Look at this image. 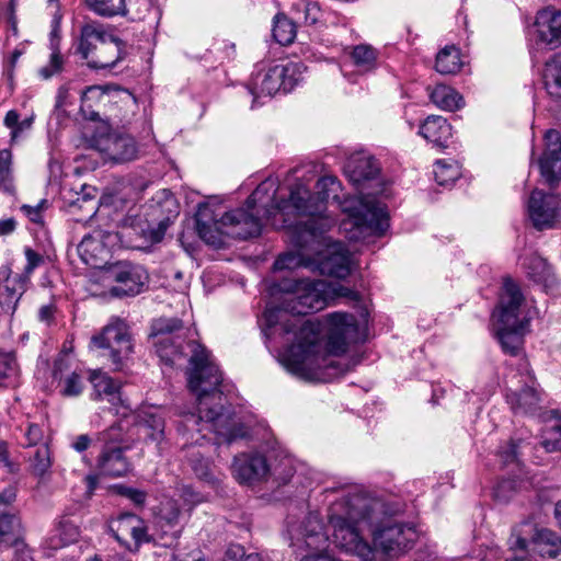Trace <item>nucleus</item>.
Returning <instances> with one entry per match:
<instances>
[{"mask_svg": "<svg viewBox=\"0 0 561 561\" xmlns=\"http://www.w3.org/2000/svg\"><path fill=\"white\" fill-rule=\"evenodd\" d=\"M313 255L308 256L302 252H287L275 260L273 267L275 271L295 270L298 267H306L313 271Z\"/></svg>", "mask_w": 561, "mask_h": 561, "instance_id": "nucleus-36", "label": "nucleus"}, {"mask_svg": "<svg viewBox=\"0 0 561 561\" xmlns=\"http://www.w3.org/2000/svg\"><path fill=\"white\" fill-rule=\"evenodd\" d=\"M15 371V360L8 354L0 351V388L7 386L8 379Z\"/></svg>", "mask_w": 561, "mask_h": 561, "instance_id": "nucleus-50", "label": "nucleus"}, {"mask_svg": "<svg viewBox=\"0 0 561 561\" xmlns=\"http://www.w3.org/2000/svg\"><path fill=\"white\" fill-rule=\"evenodd\" d=\"M25 437L28 446H35L43 440L44 431L39 425L30 423L25 432Z\"/></svg>", "mask_w": 561, "mask_h": 561, "instance_id": "nucleus-52", "label": "nucleus"}, {"mask_svg": "<svg viewBox=\"0 0 561 561\" xmlns=\"http://www.w3.org/2000/svg\"><path fill=\"white\" fill-rule=\"evenodd\" d=\"M528 213L536 229L553 228L560 216V198L558 195L534 190L528 201Z\"/></svg>", "mask_w": 561, "mask_h": 561, "instance_id": "nucleus-16", "label": "nucleus"}, {"mask_svg": "<svg viewBox=\"0 0 561 561\" xmlns=\"http://www.w3.org/2000/svg\"><path fill=\"white\" fill-rule=\"evenodd\" d=\"M541 445L548 453L561 450V440H559V439H556V440L545 439V440H542Z\"/></svg>", "mask_w": 561, "mask_h": 561, "instance_id": "nucleus-64", "label": "nucleus"}, {"mask_svg": "<svg viewBox=\"0 0 561 561\" xmlns=\"http://www.w3.org/2000/svg\"><path fill=\"white\" fill-rule=\"evenodd\" d=\"M324 279H289L280 284L284 294L279 308H268L264 318L270 329L279 324L283 335H293L291 344L282 355V363L288 371L302 379H320L322 370H332L335 377L350 371L357 362L345 363L332 359L330 355H341L351 343L359 340L356 318L346 312H332L327 316L328 355H320L319 324L299 316L317 312L327 307ZM286 341H290L287 339Z\"/></svg>", "mask_w": 561, "mask_h": 561, "instance_id": "nucleus-1", "label": "nucleus"}, {"mask_svg": "<svg viewBox=\"0 0 561 561\" xmlns=\"http://www.w3.org/2000/svg\"><path fill=\"white\" fill-rule=\"evenodd\" d=\"M180 516L181 510L176 501L170 499L161 503L160 518L169 526L178 525Z\"/></svg>", "mask_w": 561, "mask_h": 561, "instance_id": "nucleus-47", "label": "nucleus"}, {"mask_svg": "<svg viewBox=\"0 0 561 561\" xmlns=\"http://www.w3.org/2000/svg\"><path fill=\"white\" fill-rule=\"evenodd\" d=\"M108 277L116 283L111 288V294L116 297L138 295L149 279L147 271L141 265L126 261L112 265L108 268Z\"/></svg>", "mask_w": 561, "mask_h": 561, "instance_id": "nucleus-13", "label": "nucleus"}, {"mask_svg": "<svg viewBox=\"0 0 561 561\" xmlns=\"http://www.w3.org/2000/svg\"><path fill=\"white\" fill-rule=\"evenodd\" d=\"M183 322L179 318L161 317L151 324V334L156 353L167 364H174L181 358Z\"/></svg>", "mask_w": 561, "mask_h": 561, "instance_id": "nucleus-11", "label": "nucleus"}, {"mask_svg": "<svg viewBox=\"0 0 561 561\" xmlns=\"http://www.w3.org/2000/svg\"><path fill=\"white\" fill-rule=\"evenodd\" d=\"M98 439L104 443L96 459V467L100 472L113 478L128 474L133 466L124 455L126 448L121 445L122 428L116 425L111 426L100 433Z\"/></svg>", "mask_w": 561, "mask_h": 561, "instance_id": "nucleus-9", "label": "nucleus"}, {"mask_svg": "<svg viewBox=\"0 0 561 561\" xmlns=\"http://www.w3.org/2000/svg\"><path fill=\"white\" fill-rule=\"evenodd\" d=\"M12 152L9 149L0 150V181L9 182L12 179L11 172Z\"/></svg>", "mask_w": 561, "mask_h": 561, "instance_id": "nucleus-51", "label": "nucleus"}, {"mask_svg": "<svg viewBox=\"0 0 561 561\" xmlns=\"http://www.w3.org/2000/svg\"><path fill=\"white\" fill-rule=\"evenodd\" d=\"M89 380L93 387L91 394L95 401L106 400L116 414L126 415L127 411L130 410L125 401L122 399L121 383L115 381L106 373L102 370H92L89 376Z\"/></svg>", "mask_w": 561, "mask_h": 561, "instance_id": "nucleus-19", "label": "nucleus"}, {"mask_svg": "<svg viewBox=\"0 0 561 561\" xmlns=\"http://www.w3.org/2000/svg\"><path fill=\"white\" fill-rule=\"evenodd\" d=\"M325 299L327 305L329 301L337 299V298H345L350 301H359L360 295L358 291L346 287L340 283L336 282H327L325 280Z\"/></svg>", "mask_w": 561, "mask_h": 561, "instance_id": "nucleus-42", "label": "nucleus"}, {"mask_svg": "<svg viewBox=\"0 0 561 561\" xmlns=\"http://www.w3.org/2000/svg\"><path fill=\"white\" fill-rule=\"evenodd\" d=\"M187 461L194 473L201 479H207L210 473V462L194 447L187 449Z\"/></svg>", "mask_w": 561, "mask_h": 561, "instance_id": "nucleus-43", "label": "nucleus"}, {"mask_svg": "<svg viewBox=\"0 0 561 561\" xmlns=\"http://www.w3.org/2000/svg\"><path fill=\"white\" fill-rule=\"evenodd\" d=\"M524 301L519 286L511 278L503 279L500 296L496 336L504 352L516 355L523 344L526 322L519 318V308Z\"/></svg>", "mask_w": 561, "mask_h": 561, "instance_id": "nucleus-6", "label": "nucleus"}, {"mask_svg": "<svg viewBox=\"0 0 561 561\" xmlns=\"http://www.w3.org/2000/svg\"><path fill=\"white\" fill-rule=\"evenodd\" d=\"M380 172L378 161L371 156H352L344 165V173L355 185L375 179Z\"/></svg>", "mask_w": 561, "mask_h": 561, "instance_id": "nucleus-28", "label": "nucleus"}, {"mask_svg": "<svg viewBox=\"0 0 561 561\" xmlns=\"http://www.w3.org/2000/svg\"><path fill=\"white\" fill-rule=\"evenodd\" d=\"M64 68V58L59 51L57 44L51 43V54L49 61L46 66L39 69V76L43 79H49L55 75H58L62 71Z\"/></svg>", "mask_w": 561, "mask_h": 561, "instance_id": "nucleus-44", "label": "nucleus"}, {"mask_svg": "<svg viewBox=\"0 0 561 561\" xmlns=\"http://www.w3.org/2000/svg\"><path fill=\"white\" fill-rule=\"evenodd\" d=\"M136 426L138 434L160 448L164 440V417L162 411L154 407L141 409L137 414Z\"/></svg>", "mask_w": 561, "mask_h": 561, "instance_id": "nucleus-24", "label": "nucleus"}, {"mask_svg": "<svg viewBox=\"0 0 561 561\" xmlns=\"http://www.w3.org/2000/svg\"><path fill=\"white\" fill-rule=\"evenodd\" d=\"M108 529L129 550H138L141 543L149 541L145 520L134 513H123L111 519Z\"/></svg>", "mask_w": 561, "mask_h": 561, "instance_id": "nucleus-14", "label": "nucleus"}, {"mask_svg": "<svg viewBox=\"0 0 561 561\" xmlns=\"http://www.w3.org/2000/svg\"><path fill=\"white\" fill-rule=\"evenodd\" d=\"M500 457L504 463L513 462L517 458V445L511 442L506 450L500 451Z\"/></svg>", "mask_w": 561, "mask_h": 561, "instance_id": "nucleus-59", "label": "nucleus"}, {"mask_svg": "<svg viewBox=\"0 0 561 561\" xmlns=\"http://www.w3.org/2000/svg\"><path fill=\"white\" fill-rule=\"evenodd\" d=\"M434 176L438 185L448 186L459 179L460 169L453 161L438 160L434 167Z\"/></svg>", "mask_w": 561, "mask_h": 561, "instance_id": "nucleus-40", "label": "nucleus"}, {"mask_svg": "<svg viewBox=\"0 0 561 561\" xmlns=\"http://www.w3.org/2000/svg\"><path fill=\"white\" fill-rule=\"evenodd\" d=\"M415 530L402 524L383 525L373 533L374 543L388 557H397L411 547Z\"/></svg>", "mask_w": 561, "mask_h": 561, "instance_id": "nucleus-15", "label": "nucleus"}, {"mask_svg": "<svg viewBox=\"0 0 561 561\" xmlns=\"http://www.w3.org/2000/svg\"><path fill=\"white\" fill-rule=\"evenodd\" d=\"M115 490L119 495L130 500L137 506H142L147 500V492L140 489L117 484Z\"/></svg>", "mask_w": 561, "mask_h": 561, "instance_id": "nucleus-49", "label": "nucleus"}, {"mask_svg": "<svg viewBox=\"0 0 561 561\" xmlns=\"http://www.w3.org/2000/svg\"><path fill=\"white\" fill-rule=\"evenodd\" d=\"M83 389V377L77 371H72L64 379L60 393L64 397H78L82 393Z\"/></svg>", "mask_w": 561, "mask_h": 561, "instance_id": "nucleus-45", "label": "nucleus"}, {"mask_svg": "<svg viewBox=\"0 0 561 561\" xmlns=\"http://www.w3.org/2000/svg\"><path fill=\"white\" fill-rule=\"evenodd\" d=\"M50 468V454L46 445L39 446L32 460V469L34 474L42 477Z\"/></svg>", "mask_w": 561, "mask_h": 561, "instance_id": "nucleus-46", "label": "nucleus"}, {"mask_svg": "<svg viewBox=\"0 0 561 561\" xmlns=\"http://www.w3.org/2000/svg\"><path fill=\"white\" fill-rule=\"evenodd\" d=\"M512 549L515 551L516 558H522L518 552L524 553L527 549V540L522 537H515L512 541Z\"/></svg>", "mask_w": 561, "mask_h": 561, "instance_id": "nucleus-61", "label": "nucleus"}, {"mask_svg": "<svg viewBox=\"0 0 561 561\" xmlns=\"http://www.w3.org/2000/svg\"><path fill=\"white\" fill-rule=\"evenodd\" d=\"M16 497V488L9 485L0 492V505H9L14 502Z\"/></svg>", "mask_w": 561, "mask_h": 561, "instance_id": "nucleus-58", "label": "nucleus"}, {"mask_svg": "<svg viewBox=\"0 0 561 561\" xmlns=\"http://www.w3.org/2000/svg\"><path fill=\"white\" fill-rule=\"evenodd\" d=\"M0 279L4 283L2 288L0 287V306L5 312L13 314L22 296L27 290L30 282L20 274L12 276L9 265L0 267Z\"/></svg>", "mask_w": 561, "mask_h": 561, "instance_id": "nucleus-22", "label": "nucleus"}, {"mask_svg": "<svg viewBox=\"0 0 561 561\" xmlns=\"http://www.w3.org/2000/svg\"><path fill=\"white\" fill-rule=\"evenodd\" d=\"M520 369L526 373V386L519 391H511L506 394V401L515 414H526L531 412L539 402V396L535 389V377L528 369L527 360H523Z\"/></svg>", "mask_w": 561, "mask_h": 561, "instance_id": "nucleus-25", "label": "nucleus"}, {"mask_svg": "<svg viewBox=\"0 0 561 561\" xmlns=\"http://www.w3.org/2000/svg\"><path fill=\"white\" fill-rule=\"evenodd\" d=\"M302 65L289 62L288 65H276L265 72L257 73L253 79V88L250 93L254 101L261 95L273 96L278 91L290 92L299 82Z\"/></svg>", "mask_w": 561, "mask_h": 561, "instance_id": "nucleus-10", "label": "nucleus"}, {"mask_svg": "<svg viewBox=\"0 0 561 561\" xmlns=\"http://www.w3.org/2000/svg\"><path fill=\"white\" fill-rule=\"evenodd\" d=\"M419 134L439 148H446L451 137V126L439 115L428 116L420 126Z\"/></svg>", "mask_w": 561, "mask_h": 561, "instance_id": "nucleus-30", "label": "nucleus"}, {"mask_svg": "<svg viewBox=\"0 0 561 561\" xmlns=\"http://www.w3.org/2000/svg\"><path fill=\"white\" fill-rule=\"evenodd\" d=\"M24 254L26 257V265L20 275L31 283V276L34 270L44 263V257L32 248H25Z\"/></svg>", "mask_w": 561, "mask_h": 561, "instance_id": "nucleus-48", "label": "nucleus"}, {"mask_svg": "<svg viewBox=\"0 0 561 561\" xmlns=\"http://www.w3.org/2000/svg\"><path fill=\"white\" fill-rule=\"evenodd\" d=\"M537 42L554 49L561 45V10L548 5L535 19Z\"/></svg>", "mask_w": 561, "mask_h": 561, "instance_id": "nucleus-21", "label": "nucleus"}, {"mask_svg": "<svg viewBox=\"0 0 561 561\" xmlns=\"http://www.w3.org/2000/svg\"><path fill=\"white\" fill-rule=\"evenodd\" d=\"M20 115L16 111H9L4 117V125L9 128L15 129L19 124Z\"/></svg>", "mask_w": 561, "mask_h": 561, "instance_id": "nucleus-62", "label": "nucleus"}, {"mask_svg": "<svg viewBox=\"0 0 561 561\" xmlns=\"http://www.w3.org/2000/svg\"><path fill=\"white\" fill-rule=\"evenodd\" d=\"M462 65L460 50L455 45H447L440 49L435 60V69L442 75H455Z\"/></svg>", "mask_w": 561, "mask_h": 561, "instance_id": "nucleus-32", "label": "nucleus"}, {"mask_svg": "<svg viewBox=\"0 0 561 561\" xmlns=\"http://www.w3.org/2000/svg\"><path fill=\"white\" fill-rule=\"evenodd\" d=\"M169 226H170V219L169 218H167L164 220H161L156 228H152V229L148 230L149 240L152 243L160 242L163 239V237L165 234V231H167Z\"/></svg>", "mask_w": 561, "mask_h": 561, "instance_id": "nucleus-53", "label": "nucleus"}, {"mask_svg": "<svg viewBox=\"0 0 561 561\" xmlns=\"http://www.w3.org/2000/svg\"><path fill=\"white\" fill-rule=\"evenodd\" d=\"M125 43L113 33L85 60L91 69L113 68L125 56Z\"/></svg>", "mask_w": 561, "mask_h": 561, "instance_id": "nucleus-23", "label": "nucleus"}, {"mask_svg": "<svg viewBox=\"0 0 561 561\" xmlns=\"http://www.w3.org/2000/svg\"><path fill=\"white\" fill-rule=\"evenodd\" d=\"M273 36L280 45H289L296 37L295 23L284 15H277L273 26Z\"/></svg>", "mask_w": 561, "mask_h": 561, "instance_id": "nucleus-39", "label": "nucleus"}, {"mask_svg": "<svg viewBox=\"0 0 561 561\" xmlns=\"http://www.w3.org/2000/svg\"><path fill=\"white\" fill-rule=\"evenodd\" d=\"M525 272L531 280L543 287H550L554 284V276L551 266L540 255L533 253L523 259L522 262Z\"/></svg>", "mask_w": 561, "mask_h": 561, "instance_id": "nucleus-31", "label": "nucleus"}, {"mask_svg": "<svg viewBox=\"0 0 561 561\" xmlns=\"http://www.w3.org/2000/svg\"><path fill=\"white\" fill-rule=\"evenodd\" d=\"M546 87L550 94L561 98V66L552 73V81L546 82Z\"/></svg>", "mask_w": 561, "mask_h": 561, "instance_id": "nucleus-55", "label": "nucleus"}, {"mask_svg": "<svg viewBox=\"0 0 561 561\" xmlns=\"http://www.w3.org/2000/svg\"><path fill=\"white\" fill-rule=\"evenodd\" d=\"M0 467L5 468L10 473L16 470L15 465L10 460L8 444L2 439H0Z\"/></svg>", "mask_w": 561, "mask_h": 561, "instance_id": "nucleus-54", "label": "nucleus"}, {"mask_svg": "<svg viewBox=\"0 0 561 561\" xmlns=\"http://www.w3.org/2000/svg\"><path fill=\"white\" fill-rule=\"evenodd\" d=\"M534 546L540 556L553 559L561 552V537L554 531L543 528L536 533Z\"/></svg>", "mask_w": 561, "mask_h": 561, "instance_id": "nucleus-33", "label": "nucleus"}, {"mask_svg": "<svg viewBox=\"0 0 561 561\" xmlns=\"http://www.w3.org/2000/svg\"><path fill=\"white\" fill-rule=\"evenodd\" d=\"M319 8L316 3H308L306 5V21L314 24L318 21Z\"/></svg>", "mask_w": 561, "mask_h": 561, "instance_id": "nucleus-60", "label": "nucleus"}, {"mask_svg": "<svg viewBox=\"0 0 561 561\" xmlns=\"http://www.w3.org/2000/svg\"><path fill=\"white\" fill-rule=\"evenodd\" d=\"M88 8L100 16L111 18L126 14L125 0H85Z\"/></svg>", "mask_w": 561, "mask_h": 561, "instance_id": "nucleus-38", "label": "nucleus"}, {"mask_svg": "<svg viewBox=\"0 0 561 561\" xmlns=\"http://www.w3.org/2000/svg\"><path fill=\"white\" fill-rule=\"evenodd\" d=\"M69 94V88L67 85H61L58 89L57 96H56V106L62 107L67 104V98Z\"/></svg>", "mask_w": 561, "mask_h": 561, "instance_id": "nucleus-63", "label": "nucleus"}, {"mask_svg": "<svg viewBox=\"0 0 561 561\" xmlns=\"http://www.w3.org/2000/svg\"><path fill=\"white\" fill-rule=\"evenodd\" d=\"M348 225L356 227L360 232L367 231L371 234L381 236L389 227L387 208L374 198L363 197L359 202V208L350 220L343 224L345 229Z\"/></svg>", "mask_w": 561, "mask_h": 561, "instance_id": "nucleus-12", "label": "nucleus"}, {"mask_svg": "<svg viewBox=\"0 0 561 561\" xmlns=\"http://www.w3.org/2000/svg\"><path fill=\"white\" fill-rule=\"evenodd\" d=\"M56 307L53 304L44 305L38 310L41 322L50 325L55 321Z\"/></svg>", "mask_w": 561, "mask_h": 561, "instance_id": "nucleus-56", "label": "nucleus"}, {"mask_svg": "<svg viewBox=\"0 0 561 561\" xmlns=\"http://www.w3.org/2000/svg\"><path fill=\"white\" fill-rule=\"evenodd\" d=\"M268 470L264 456L260 454H242L236 456L232 462V472L241 483H250L263 478Z\"/></svg>", "mask_w": 561, "mask_h": 561, "instance_id": "nucleus-26", "label": "nucleus"}, {"mask_svg": "<svg viewBox=\"0 0 561 561\" xmlns=\"http://www.w3.org/2000/svg\"><path fill=\"white\" fill-rule=\"evenodd\" d=\"M357 495H345L334 502L328 514L332 528L333 545L348 554L358 557L362 561H373L376 550L363 537L365 513Z\"/></svg>", "mask_w": 561, "mask_h": 561, "instance_id": "nucleus-5", "label": "nucleus"}, {"mask_svg": "<svg viewBox=\"0 0 561 561\" xmlns=\"http://www.w3.org/2000/svg\"><path fill=\"white\" fill-rule=\"evenodd\" d=\"M545 151L539 159L541 176L554 186L561 181V134L549 129L545 134Z\"/></svg>", "mask_w": 561, "mask_h": 561, "instance_id": "nucleus-18", "label": "nucleus"}, {"mask_svg": "<svg viewBox=\"0 0 561 561\" xmlns=\"http://www.w3.org/2000/svg\"><path fill=\"white\" fill-rule=\"evenodd\" d=\"M340 187V181L333 175H325L318 180L316 194H311L302 183L291 186L289 204L293 206V211L306 217L294 227L299 229V241L305 242L308 238L321 237L334 226V219L325 214L327 201L330 197L336 198Z\"/></svg>", "mask_w": 561, "mask_h": 561, "instance_id": "nucleus-4", "label": "nucleus"}, {"mask_svg": "<svg viewBox=\"0 0 561 561\" xmlns=\"http://www.w3.org/2000/svg\"><path fill=\"white\" fill-rule=\"evenodd\" d=\"M91 342L95 347L105 351L103 356L111 359L114 370H122L133 352L128 325L121 319L111 321Z\"/></svg>", "mask_w": 561, "mask_h": 561, "instance_id": "nucleus-8", "label": "nucleus"}, {"mask_svg": "<svg viewBox=\"0 0 561 561\" xmlns=\"http://www.w3.org/2000/svg\"><path fill=\"white\" fill-rule=\"evenodd\" d=\"M58 542L54 545L55 548L73 543L80 536L79 527L70 519L62 518L57 526Z\"/></svg>", "mask_w": 561, "mask_h": 561, "instance_id": "nucleus-41", "label": "nucleus"}, {"mask_svg": "<svg viewBox=\"0 0 561 561\" xmlns=\"http://www.w3.org/2000/svg\"><path fill=\"white\" fill-rule=\"evenodd\" d=\"M291 536V546L301 549L323 551L329 541V537L323 530L321 518L316 513H310L302 524L289 529Z\"/></svg>", "mask_w": 561, "mask_h": 561, "instance_id": "nucleus-17", "label": "nucleus"}, {"mask_svg": "<svg viewBox=\"0 0 561 561\" xmlns=\"http://www.w3.org/2000/svg\"><path fill=\"white\" fill-rule=\"evenodd\" d=\"M112 33L107 27L95 20H85L80 26V36L77 45V53L82 59L87 60L89 56L105 41Z\"/></svg>", "mask_w": 561, "mask_h": 561, "instance_id": "nucleus-27", "label": "nucleus"}, {"mask_svg": "<svg viewBox=\"0 0 561 561\" xmlns=\"http://www.w3.org/2000/svg\"><path fill=\"white\" fill-rule=\"evenodd\" d=\"M23 534L21 520L16 515L8 513L0 514V537L4 547H15L16 556H22L30 550L24 543Z\"/></svg>", "mask_w": 561, "mask_h": 561, "instance_id": "nucleus-29", "label": "nucleus"}, {"mask_svg": "<svg viewBox=\"0 0 561 561\" xmlns=\"http://www.w3.org/2000/svg\"><path fill=\"white\" fill-rule=\"evenodd\" d=\"M95 148L114 162H126L136 158L137 145L129 135L108 133L95 140Z\"/></svg>", "mask_w": 561, "mask_h": 561, "instance_id": "nucleus-20", "label": "nucleus"}, {"mask_svg": "<svg viewBox=\"0 0 561 561\" xmlns=\"http://www.w3.org/2000/svg\"><path fill=\"white\" fill-rule=\"evenodd\" d=\"M91 437L87 434H82L76 437L73 443L71 444L72 448L77 450L78 453H83L87 450L91 445Z\"/></svg>", "mask_w": 561, "mask_h": 561, "instance_id": "nucleus-57", "label": "nucleus"}, {"mask_svg": "<svg viewBox=\"0 0 561 561\" xmlns=\"http://www.w3.org/2000/svg\"><path fill=\"white\" fill-rule=\"evenodd\" d=\"M377 50L367 44H359L352 48L351 58L360 71H370L377 65Z\"/></svg>", "mask_w": 561, "mask_h": 561, "instance_id": "nucleus-37", "label": "nucleus"}, {"mask_svg": "<svg viewBox=\"0 0 561 561\" xmlns=\"http://www.w3.org/2000/svg\"><path fill=\"white\" fill-rule=\"evenodd\" d=\"M276 183L273 180H265L248 197L247 208L227 211L219 219L209 206H199L196 214V230L199 237L206 243L219 247L224 233L243 240L259 236L262 229L261 215L270 216L273 210H293L289 198L276 203Z\"/></svg>", "mask_w": 561, "mask_h": 561, "instance_id": "nucleus-3", "label": "nucleus"}, {"mask_svg": "<svg viewBox=\"0 0 561 561\" xmlns=\"http://www.w3.org/2000/svg\"><path fill=\"white\" fill-rule=\"evenodd\" d=\"M430 99L437 107L445 111H455L460 107L461 96L445 84H437L431 91Z\"/></svg>", "mask_w": 561, "mask_h": 561, "instance_id": "nucleus-35", "label": "nucleus"}, {"mask_svg": "<svg viewBox=\"0 0 561 561\" xmlns=\"http://www.w3.org/2000/svg\"><path fill=\"white\" fill-rule=\"evenodd\" d=\"M192 352L188 360L187 383L197 399V414L186 412L182 415L179 431L183 434L204 431L214 432L220 439L218 444L230 445L247 436L245 427L234 423L224 407L222 374L211 359L210 353L198 342H188Z\"/></svg>", "mask_w": 561, "mask_h": 561, "instance_id": "nucleus-2", "label": "nucleus"}, {"mask_svg": "<svg viewBox=\"0 0 561 561\" xmlns=\"http://www.w3.org/2000/svg\"><path fill=\"white\" fill-rule=\"evenodd\" d=\"M293 232L294 242L300 251H313V271L336 278H345L351 274V253L342 242H332L325 232L304 242L299 241V229Z\"/></svg>", "mask_w": 561, "mask_h": 561, "instance_id": "nucleus-7", "label": "nucleus"}, {"mask_svg": "<svg viewBox=\"0 0 561 561\" xmlns=\"http://www.w3.org/2000/svg\"><path fill=\"white\" fill-rule=\"evenodd\" d=\"M104 252L102 242L93 236H85L78 244V253L81 260L92 267L101 266L103 263L101 254Z\"/></svg>", "mask_w": 561, "mask_h": 561, "instance_id": "nucleus-34", "label": "nucleus"}]
</instances>
